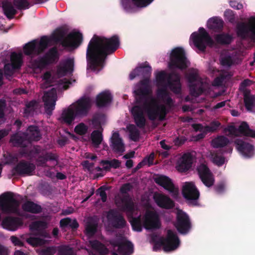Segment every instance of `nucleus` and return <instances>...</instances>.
Masks as SVG:
<instances>
[{"mask_svg":"<svg viewBox=\"0 0 255 255\" xmlns=\"http://www.w3.org/2000/svg\"><path fill=\"white\" fill-rule=\"evenodd\" d=\"M60 226L62 228L69 227L73 230H75L79 227V225L76 219L72 220L69 218H66L60 220Z\"/></svg>","mask_w":255,"mask_h":255,"instance_id":"8fccbe9b","label":"nucleus"},{"mask_svg":"<svg viewBox=\"0 0 255 255\" xmlns=\"http://www.w3.org/2000/svg\"><path fill=\"white\" fill-rule=\"evenodd\" d=\"M189 63L185 52L182 47H176L172 50L169 62L170 69L177 68L184 70L188 67Z\"/></svg>","mask_w":255,"mask_h":255,"instance_id":"6e6552de","label":"nucleus"},{"mask_svg":"<svg viewBox=\"0 0 255 255\" xmlns=\"http://www.w3.org/2000/svg\"><path fill=\"white\" fill-rule=\"evenodd\" d=\"M19 206V202L12 193L5 192L0 196V208L3 213L15 212Z\"/></svg>","mask_w":255,"mask_h":255,"instance_id":"9b49d317","label":"nucleus"},{"mask_svg":"<svg viewBox=\"0 0 255 255\" xmlns=\"http://www.w3.org/2000/svg\"><path fill=\"white\" fill-rule=\"evenodd\" d=\"M74 69V60L72 59H68L63 66L59 67L57 69L58 74L63 76L68 72H72Z\"/></svg>","mask_w":255,"mask_h":255,"instance_id":"49530a36","label":"nucleus"},{"mask_svg":"<svg viewBox=\"0 0 255 255\" xmlns=\"http://www.w3.org/2000/svg\"><path fill=\"white\" fill-rule=\"evenodd\" d=\"M2 224L8 230L15 231L19 226L22 225V222L18 217H7L3 220Z\"/></svg>","mask_w":255,"mask_h":255,"instance_id":"72a5a7b5","label":"nucleus"},{"mask_svg":"<svg viewBox=\"0 0 255 255\" xmlns=\"http://www.w3.org/2000/svg\"><path fill=\"white\" fill-rule=\"evenodd\" d=\"M12 3L19 10L28 9L30 7L28 0H13Z\"/></svg>","mask_w":255,"mask_h":255,"instance_id":"4d7b16f0","label":"nucleus"},{"mask_svg":"<svg viewBox=\"0 0 255 255\" xmlns=\"http://www.w3.org/2000/svg\"><path fill=\"white\" fill-rule=\"evenodd\" d=\"M131 114L135 126L132 124L129 125L127 128L129 131L130 139L134 141H137L139 137V131L136 126L140 129L144 128L146 126V120L140 106H133L131 110Z\"/></svg>","mask_w":255,"mask_h":255,"instance_id":"39448f33","label":"nucleus"},{"mask_svg":"<svg viewBox=\"0 0 255 255\" xmlns=\"http://www.w3.org/2000/svg\"><path fill=\"white\" fill-rule=\"evenodd\" d=\"M59 54L56 47H53L48 50L43 57L35 61V66L39 69H43L47 66L57 62Z\"/></svg>","mask_w":255,"mask_h":255,"instance_id":"f8f14e48","label":"nucleus"},{"mask_svg":"<svg viewBox=\"0 0 255 255\" xmlns=\"http://www.w3.org/2000/svg\"><path fill=\"white\" fill-rule=\"evenodd\" d=\"M9 142L15 147H26L29 144V140L27 139V135L24 132H17L12 134Z\"/></svg>","mask_w":255,"mask_h":255,"instance_id":"7c9ffc66","label":"nucleus"},{"mask_svg":"<svg viewBox=\"0 0 255 255\" xmlns=\"http://www.w3.org/2000/svg\"><path fill=\"white\" fill-rule=\"evenodd\" d=\"M245 106L248 111H251L255 102V96L251 95L250 90L245 89L243 92Z\"/></svg>","mask_w":255,"mask_h":255,"instance_id":"79ce46f5","label":"nucleus"},{"mask_svg":"<svg viewBox=\"0 0 255 255\" xmlns=\"http://www.w3.org/2000/svg\"><path fill=\"white\" fill-rule=\"evenodd\" d=\"M25 133L27 135V139L29 140V144L31 141H38L41 138V134L38 128L35 126H29Z\"/></svg>","mask_w":255,"mask_h":255,"instance_id":"c9c22d12","label":"nucleus"},{"mask_svg":"<svg viewBox=\"0 0 255 255\" xmlns=\"http://www.w3.org/2000/svg\"><path fill=\"white\" fill-rule=\"evenodd\" d=\"M70 106L78 118H83L88 115L91 108V102L89 98L82 97Z\"/></svg>","mask_w":255,"mask_h":255,"instance_id":"4468645a","label":"nucleus"},{"mask_svg":"<svg viewBox=\"0 0 255 255\" xmlns=\"http://www.w3.org/2000/svg\"><path fill=\"white\" fill-rule=\"evenodd\" d=\"M155 182L174 195L178 194V189L175 188L172 180L165 175H160L154 179Z\"/></svg>","mask_w":255,"mask_h":255,"instance_id":"b1692460","label":"nucleus"},{"mask_svg":"<svg viewBox=\"0 0 255 255\" xmlns=\"http://www.w3.org/2000/svg\"><path fill=\"white\" fill-rule=\"evenodd\" d=\"M210 155L212 162L218 166H221L225 163V158L222 150L213 151L210 152Z\"/></svg>","mask_w":255,"mask_h":255,"instance_id":"a19ab883","label":"nucleus"},{"mask_svg":"<svg viewBox=\"0 0 255 255\" xmlns=\"http://www.w3.org/2000/svg\"><path fill=\"white\" fill-rule=\"evenodd\" d=\"M198 31V33L197 32L192 33L190 38L194 45L199 50L204 51L207 46L210 47L214 46V41L203 27H200Z\"/></svg>","mask_w":255,"mask_h":255,"instance_id":"1a4fd4ad","label":"nucleus"},{"mask_svg":"<svg viewBox=\"0 0 255 255\" xmlns=\"http://www.w3.org/2000/svg\"><path fill=\"white\" fill-rule=\"evenodd\" d=\"M109 189V187L106 185H103L101 186L99 188H98L96 191L97 194H99L101 197V200L103 202H106L107 200V195L106 191Z\"/></svg>","mask_w":255,"mask_h":255,"instance_id":"69168bd1","label":"nucleus"},{"mask_svg":"<svg viewBox=\"0 0 255 255\" xmlns=\"http://www.w3.org/2000/svg\"><path fill=\"white\" fill-rule=\"evenodd\" d=\"M237 34L243 39L250 38L255 40V17H250L249 22H241L236 26Z\"/></svg>","mask_w":255,"mask_h":255,"instance_id":"9d476101","label":"nucleus"},{"mask_svg":"<svg viewBox=\"0 0 255 255\" xmlns=\"http://www.w3.org/2000/svg\"><path fill=\"white\" fill-rule=\"evenodd\" d=\"M91 244L92 248L99 252L100 254L105 255L107 254V249L99 241L95 240L92 242Z\"/></svg>","mask_w":255,"mask_h":255,"instance_id":"6e6d98bb","label":"nucleus"},{"mask_svg":"<svg viewBox=\"0 0 255 255\" xmlns=\"http://www.w3.org/2000/svg\"><path fill=\"white\" fill-rule=\"evenodd\" d=\"M198 78V74L197 72H193L188 74L187 78L190 85V93L191 96L197 97L204 92V88L201 82L198 84H194Z\"/></svg>","mask_w":255,"mask_h":255,"instance_id":"4be33fe9","label":"nucleus"},{"mask_svg":"<svg viewBox=\"0 0 255 255\" xmlns=\"http://www.w3.org/2000/svg\"><path fill=\"white\" fill-rule=\"evenodd\" d=\"M235 143L238 150L245 157L250 158L254 155V148L253 145L239 139H236Z\"/></svg>","mask_w":255,"mask_h":255,"instance_id":"c85d7f7f","label":"nucleus"},{"mask_svg":"<svg viewBox=\"0 0 255 255\" xmlns=\"http://www.w3.org/2000/svg\"><path fill=\"white\" fill-rule=\"evenodd\" d=\"M59 159V156L55 153L46 151L39 155L36 159L37 165L42 167H48L47 164L48 161H55L57 164Z\"/></svg>","mask_w":255,"mask_h":255,"instance_id":"c756f323","label":"nucleus"},{"mask_svg":"<svg viewBox=\"0 0 255 255\" xmlns=\"http://www.w3.org/2000/svg\"><path fill=\"white\" fill-rule=\"evenodd\" d=\"M35 169L33 163L22 160L12 168L11 172L13 176L30 175Z\"/></svg>","mask_w":255,"mask_h":255,"instance_id":"6ab92c4d","label":"nucleus"},{"mask_svg":"<svg viewBox=\"0 0 255 255\" xmlns=\"http://www.w3.org/2000/svg\"><path fill=\"white\" fill-rule=\"evenodd\" d=\"M120 211L126 212L128 216H132L135 211L134 202L128 194L124 195L120 202H116Z\"/></svg>","mask_w":255,"mask_h":255,"instance_id":"5701e85b","label":"nucleus"},{"mask_svg":"<svg viewBox=\"0 0 255 255\" xmlns=\"http://www.w3.org/2000/svg\"><path fill=\"white\" fill-rule=\"evenodd\" d=\"M65 31L61 28H57L49 38L51 41L56 43L60 42L64 47L76 48L83 42V35L80 32H72L65 36Z\"/></svg>","mask_w":255,"mask_h":255,"instance_id":"20e7f679","label":"nucleus"},{"mask_svg":"<svg viewBox=\"0 0 255 255\" xmlns=\"http://www.w3.org/2000/svg\"><path fill=\"white\" fill-rule=\"evenodd\" d=\"M107 219L111 225L115 229H123L127 225V221L123 215L115 209L108 211Z\"/></svg>","mask_w":255,"mask_h":255,"instance_id":"f3484780","label":"nucleus"},{"mask_svg":"<svg viewBox=\"0 0 255 255\" xmlns=\"http://www.w3.org/2000/svg\"><path fill=\"white\" fill-rule=\"evenodd\" d=\"M100 163L103 166L104 170L110 171L112 168L114 169L119 168L121 166V162L118 159H113L111 160H102Z\"/></svg>","mask_w":255,"mask_h":255,"instance_id":"37998d69","label":"nucleus"},{"mask_svg":"<svg viewBox=\"0 0 255 255\" xmlns=\"http://www.w3.org/2000/svg\"><path fill=\"white\" fill-rule=\"evenodd\" d=\"M174 226L179 233L182 235L187 234L192 227L188 215L185 212H178Z\"/></svg>","mask_w":255,"mask_h":255,"instance_id":"2eb2a0df","label":"nucleus"},{"mask_svg":"<svg viewBox=\"0 0 255 255\" xmlns=\"http://www.w3.org/2000/svg\"><path fill=\"white\" fill-rule=\"evenodd\" d=\"M103 131L94 130L91 134V140L93 146L98 148L103 140Z\"/></svg>","mask_w":255,"mask_h":255,"instance_id":"c03bdc74","label":"nucleus"},{"mask_svg":"<svg viewBox=\"0 0 255 255\" xmlns=\"http://www.w3.org/2000/svg\"><path fill=\"white\" fill-rule=\"evenodd\" d=\"M47 227L46 222L37 221L32 222L29 226V229L34 235L43 238H49V235L45 230Z\"/></svg>","mask_w":255,"mask_h":255,"instance_id":"bb28decb","label":"nucleus"},{"mask_svg":"<svg viewBox=\"0 0 255 255\" xmlns=\"http://www.w3.org/2000/svg\"><path fill=\"white\" fill-rule=\"evenodd\" d=\"M193 160V156L190 153L183 154L178 160L177 169L181 172L188 171L192 167Z\"/></svg>","mask_w":255,"mask_h":255,"instance_id":"cd10ccee","label":"nucleus"},{"mask_svg":"<svg viewBox=\"0 0 255 255\" xmlns=\"http://www.w3.org/2000/svg\"><path fill=\"white\" fill-rule=\"evenodd\" d=\"M98 222L93 217H89L85 225L86 234L92 237L94 236L97 231Z\"/></svg>","mask_w":255,"mask_h":255,"instance_id":"e433bc0d","label":"nucleus"},{"mask_svg":"<svg viewBox=\"0 0 255 255\" xmlns=\"http://www.w3.org/2000/svg\"><path fill=\"white\" fill-rule=\"evenodd\" d=\"M50 40L46 36L41 37L40 40H33L25 44L23 46V52L25 55L32 57L42 53L48 47Z\"/></svg>","mask_w":255,"mask_h":255,"instance_id":"0eeeda50","label":"nucleus"},{"mask_svg":"<svg viewBox=\"0 0 255 255\" xmlns=\"http://www.w3.org/2000/svg\"><path fill=\"white\" fill-rule=\"evenodd\" d=\"M208 27L215 32L221 31L223 28L224 21L218 17L210 18L207 22Z\"/></svg>","mask_w":255,"mask_h":255,"instance_id":"58836bf2","label":"nucleus"},{"mask_svg":"<svg viewBox=\"0 0 255 255\" xmlns=\"http://www.w3.org/2000/svg\"><path fill=\"white\" fill-rule=\"evenodd\" d=\"M153 199L156 205L161 208L171 209L175 206L174 202L170 197L164 194L155 193Z\"/></svg>","mask_w":255,"mask_h":255,"instance_id":"a878e982","label":"nucleus"},{"mask_svg":"<svg viewBox=\"0 0 255 255\" xmlns=\"http://www.w3.org/2000/svg\"><path fill=\"white\" fill-rule=\"evenodd\" d=\"M2 7L4 15L9 19L13 18L17 13L13 3L7 0L2 2Z\"/></svg>","mask_w":255,"mask_h":255,"instance_id":"4c0bfd02","label":"nucleus"},{"mask_svg":"<svg viewBox=\"0 0 255 255\" xmlns=\"http://www.w3.org/2000/svg\"><path fill=\"white\" fill-rule=\"evenodd\" d=\"M220 126L221 123L219 121H214L210 124V125L205 127V130L206 132H213L216 131Z\"/></svg>","mask_w":255,"mask_h":255,"instance_id":"680f3d73","label":"nucleus"},{"mask_svg":"<svg viewBox=\"0 0 255 255\" xmlns=\"http://www.w3.org/2000/svg\"><path fill=\"white\" fill-rule=\"evenodd\" d=\"M10 64L16 67L17 69H19L22 65V57L20 53H17L16 52H12L10 55Z\"/></svg>","mask_w":255,"mask_h":255,"instance_id":"603ef678","label":"nucleus"},{"mask_svg":"<svg viewBox=\"0 0 255 255\" xmlns=\"http://www.w3.org/2000/svg\"><path fill=\"white\" fill-rule=\"evenodd\" d=\"M179 244L180 241L176 233L168 230L166 237H161L155 243L153 249L156 250L162 247L166 252L172 251L179 247Z\"/></svg>","mask_w":255,"mask_h":255,"instance_id":"423d86ee","label":"nucleus"},{"mask_svg":"<svg viewBox=\"0 0 255 255\" xmlns=\"http://www.w3.org/2000/svg\"><path fill=\"white\" fill-rule=\"evenodd\" d=\"M110 142V146L114 152L123 153L125 151V144L119 132L116 131L112 134Z\"/></svg>","mask_w":255,"mask_h":255,"instance_id":"2f4dec72","label":"nucleus"},{"mask_svg":"<svg viewBox=\"0 0 255 255\" xmlns=\"http://www.w3.org/2000/svg\"><path fill=\"white\" fill-rule=\"evenodd\" d=\"M157 96L169 108L174 105V101L170 97L168 88L170 91L175 94L181 93V83L180 75L175 72L167 74L164 71L159 72L156 75Z\"/></svg>","mask_w":255,"mask_h":255,"instance_id":"f03ea898","label":"nucleus"},{"mask_svg":"<svg viewBox=\"0 0 255 255\" xmlns=\"http://www.w3.org/2000/svg\"><path fill=\"white\" fill-rule=\"evenodd\" d=\"M225 131H228L230 135L236 136L237 135V132H239L246 136L255 138V130L250 129L249 125L246 122H243L238 128L234 126H229L225 128Z\"/></svg>","mask_w":255,"mask_h":255,"instance_id":"412c9836","label":"nucleus"},{"mask_svg":"<svg viewBox=\"0 0 255 255\" xmlns=\"http://www.w3.org/2000/svg\"><path fill=\"white\" fill-rule=\"evenodd\" d=\"M151 71V67L147 62H145L140 64L130 73L129 79L132 80L138 76H141L142 77H150Z\"/></svg>","mask_w":255,"mask_h":255,"instance_id":"393cba45","label":"nucleus"},{"mask_svg":"<svg viewBox=\"0 0 255 255\" xmlns=\"http://www.w3.org/2000/svg\"><path fill=\"white\" fill-rule=\"evenodd\" d=\"M57 98L56 90L54 88L44 93L42 97L44 108L45 113L49 116L52 114V112L55 109Z\"/></svg>","mask_w":255,"mask_h":255,"instance_id":"dca6fc26","label":"nucleus"},{"mask_svg":"<svg viewBox=\"0 0 255 255\" xmlns=\"http://www.w3.org/2000/svg\"><path fill=\"white\" fill-rule=\"evenodd\" d=\"M58 255H75V254L72 248L68 246H63L59 249Z\"/></svg>","mask_w":255,"mask_h":255,"instance_id":"052dcab7","label":"nucleus"},{"mask_svg":"<svg viewBox=\"0 0 255 255\" xmlns=\"http://www.w3.org/2000/svg\"><path fill=\"white\" fill-rule=\"evenodd\" d=\"M221 64L224 67H230L235 63V60L230 55H226L221 58Z\"/></svg>","mask_w":255,"mask_h":255,"instance_id":"13d9d810","label":"nucleus"},{"mask_svg":"<svg viewBox=\"0 0 255 255\" xmlns=\"http://www.w3.org/2000/svg\"><path fill=\"white\" fill-rule=\"evenodd\" d=\"M143 226L147 230L160 228L161 223L158 213L155 211L147 210L144 216Z\"/></svg>","mask_w":255,"mask_h":255,"instance_id":"a211bd4d","label":"nucleus"},{"mask_svg":"<svg viewBox=\"0 0 255 255\" xmlns=\"http://www.w3.org/2000/svg\"><path fill=\"white\" fill-rule=\"evenodd\" d=\"M146 88L139 89L137 92L140 97L135 98L136 102L142 105L141 108L145 111L149 120L154 121L157 118L161 121L164 120L167 113L165 106L158 105L153 98L148 96Z\"/></svg>","mask_w":255,"mask_h":255,"instance_id":"7ed1b4c3","label":"nucleus"},{"mask_svg":"<svg viewBox=\"0 0 255 255\" xmlns=\"http://www.w3.org/2000/svg\"><path fill=\"white\" fill-rule=\"evenodd\" d=\"M229 143V139L224 136H218L212 140V145L214 148L224 147Z\"/></svg>","mask_w":255,"mask_h":255,"instance_id":"3c124183","label":"nucleus"},{"mask_svg":"<svg viewBox=\"0 0 255 255\" xmlns=\"http://www.w3.org/2000/svg\"><path fill=\"white\" fill-rule=\"evenodd\" d=\"M197 170L202 183L207 187H212L215 183V179L208 167L204 164H201Z\"/></svg>","mask_w":255,"mask_h":255,"instance_id":"aec40b11","label":"nucleus"},{"mask_svg":"<svg viewBox=\"0 0 255 255\" xmlns=\"http://www.w3.org/2000/svg\"><path fill=\"white\" fill-rule=\"evenodd\" d=\"M182 192L189 205L195 206L198 205L200 193L194 183H186L183 187Z\"/></svg>","mask_w":255,"mask_h":255,"instance_id":"ddd939ff","label":"nucleus"},{"mask_svg":"<svg viewBox=\"0 0 255 255\" xmlns=\"http://www.w3.org/2000/svg\"><path fill=\"white\" fill-rule=\"evenodd\" d=\"M37 105V102L34 100L27 103L24 109V113L26 114H30L32 112H33Z\"/></svg>","mask_w":255,"mask_h":255,"instance_id":"0e129e2a","label":"nucleus"},{"mask_svg":"<svg viewBox=\"0 0 255 255\" xmlns=\"http://www.w3.org/2000/svg\"><path fill=\"white\" fill-rule=\"evenodd\" d=\"M118 246L119 251L124 255H130L133 252V245L129 241L120 243Z\"/></svg>","mask_w":255,"mask_h":255,"instance_id":"09e8293b","label":"nucleus"},{"mask_svg":"<svg viewBox=\"0 0 255 255\" xmlns=\"http://www.w3.org/2000/svg\"><path fill=\"white\" fill-rule=\"evenodd\" d=\"M119 37L115 35L108 38L94 35L87 48V67L96 71L104 67L107 56L114 53L120 46Z\"/></svg>","mask_w":255,"mask_h":255,"instance_id":"f257e3e1","label":"nucleus"},{"mask_svg":"<svg viewBox=\"0 0 255 255\" xmlns=\"http://www.w3.org/2000/svg\"><path fill=\"white\" fill-rule=\"evenodd\" d=\"M129 217L130 218L129 222L132 230L137 232H141L142 230L141 216L133 217L132 215V216H129Z\"/></svg>","mask_w":255,"mask_h":255,"instance_id":"864d4df0","label":"nucleus"},{"mask_svg":"<svg viewBox=\"0 0 255 255\" xmlns=\"http://www.w3.org/2000/svg\"><path fill=\"white\" fill-rule=\"evenodd\" d=\"M143 79L140 81L139 83L141 85V87H139L136 90L134 91V93L136 95V98H139L140 97V95L137 92V91L139 89H143L146 88L148 91V95H149V89L148 88V83L149 82V78L150 77H143Z\"/></svg>","mask_w":255,"mask_h":255,"instance_id":"bf43d9fd","label":"nucleus"},{"mask_svg":"<svg viewBox=\"0 0 255 255\" xmlns=\"http://www.w3.org/2000/svg\"><path fill=\"white\" fill-rule=\"evenodd\" d=\"M14 66L10 64V63L6 64L4 65V75L5 77L9 79L13 74L14 71L17 70Z\"/></svg>","mask_w":255,"mask_h":255,"instance_id":"e2e57ef3","label":"nucleus"},{"mask_svg":"<svg viewBox=\"0 0 255 255\" xmlns=\"http://www.w3.org/2000/svg\"><path fill=\"white\" fill-rule=\"evenodd\" d=\"M23 211L33 214H39L42 212V209L40 205L32 201H27L22 205Z\"/></svg>","mask_w":255,"mask_h":255,"instance_id":"ea45409f","label":"nucleus"},{"mask_svg":"<svg viewBox=\"0 0 255 255\" xmlns=\"http://www.w3.org/2000/svg\"><path fill=\"white\" fill-rule=\"evenodd\" d=\"M112 99V95L109 91H103L97 96L96 105L99 108L106 107L111 103Z\"/></svg>","mask_w":255,"mask_h":255,"instance_id":"473e14b6","label":"nucleus"},{"mask_svg":"<svg viewBox=\"0 0 255 255\" xmlns=\"http://www.w3.org/2000/svg\"><path fill=\"white\" fill-rule=\"evenodd\" d=\"M92 124L94 128L97 129V130H103L101 125V117L99 115H96L93 117L92 120Z\"/></svg>","mask_w":255,"mask_h":255,"instance_id":"774afa93","label":"nucleus"},{"mask_svg":"<svg viewBox=\"0 0 255 255\" xmlns=\"http://www.w3.org/2000/svg\"><path fill=\"white\" fill-rule=\"evenodd\" d=\"M41 147L39 145H34L30 148L29 149H23L21 151L22 155L30 158H35L38 155L40 154L42 151Z\"/></svg>","mask_w":255,"mask_h":255,"instance_id":"a18cd8bd","label":"nucleus"},{"mask_svg":"<svg viewBox=\"0 0 255 255\" xmlns=\"http://www.w3.org/2000/svg\"><path fill=\"white\" fill-rule=\"evenodd\" d=\"M74 130L76 133L83 135L87 132L88 127L84 123H80L75 127Z\"/></svg>","mask_w":255,"mask_h":255,"instance_id":"338daca9","label":"nucleus"},{"mask_svg":"<svg viewBox=\"0 0 255 255\" xmlns=\"http://www.w3.org/2000/svg\"><path fill=\"white\" fill-rule=\"evenodd\" d=\"M76 118L78 117L71 106L63 111L61 116L62 122L67 125H71Z\"/></svg>","mask_w":255,"mask_h":255,"instance_id":"f704fd0d","label":"nucleus"},{"mask_svg":"<svg viewBox=\"0 0 255 255\" xmlns=\"http://www.w3.org/2000/svg\"><path fill=\"white\" fill-rule=\"evenodd\" d=\"M214 39L217 43L220 45H228L231 43L233 37L228 33H222L216 34Z\"/></svg>","mask_w":255,"mask_h":255,"instance_id":"de8ad7c7","label":"nucleus"},{"mask_svg":"<svg viewBox=\"0 0 255 255\" xmlns=\"http://www.w3.org/2000/svg\"><path fill=\"white\" fill-rule=\"evenodd\" d=\"M27 243L33 247H38L46 243V240L39 237H30L26 239Z\"/></svg>","mask_w":255,"mask_h":255,"instance_id":"5fc2aeb1","label":"nucleus"}]
</instances>
